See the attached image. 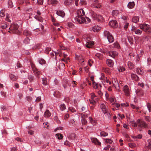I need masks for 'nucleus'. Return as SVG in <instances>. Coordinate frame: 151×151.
Here are the masks:
<instances>
[{
  "mask_svg": "<svg viewBox=\"0 0 151 151\" xmlns=\"http://www.w3.org/2000/svg\"><path fill=\"white\" fill-rule=\"evenodd\" d=\"M101 135V136L105 137L108 135V134L104 132H102L100 133Z\"/></svg>",
  "mask_w": 151,
  "mask_h": 151,
  "instance_id": "obj_45",
  "label": "nucleus"
},
{
  "mask_svg": "<svg viewBox=\"0 0 151 151\" xmlns=\"http://www.w3.org/2000/svg\"><path fill=\"white\" fill-rule=\"evenodd\" d=\"M147 107L149 111L150 112L151 111V105L149 103H148L147 104Z\"/></svg>",
  "mask_w": 151,
  "mask_h": 151,
  "instance_id": "obj_49",
  "label": "nucleus"
},
{
  "mask_svg": "<svg viewBox=\"0 0 151 151\" xmlns=\"http://www.w3.org/2000/svg\"><path fill=\"white\" fill-rule=\"evenodd\" d=\"M69 110L72 112H74L76 111V109L73 107H70L69 108Z\"/></svg>",
  "mask_w": 151,
  "mask_h": 151,
  "instance_id": "obj_47",
  "label": "nucleus"
},
{
  "mask_svg": "<svg viewBox=\"0 0 151 151\" xmlns=\"http://www.w3.org/2000/svg\"><path fill=\"white\" fill-rule=\"evenodd\" d=\"M23 35L25 36H30L31 35V33L30 32L27 30H25L23 32Z\"/></svg>",
  "mask_w": 151,
  "mask_h": 151,
  "instance_id": "obj_29",
  "label": "nucleus"
},
{
  "mask_svg": "<svg viewBox=\"0 0 151 151\" xmlns=\"http://www.w3.org/2000/svg\"><path fill=\"white\" fill-rule=\"evenodd\" d=\"M99 0H92L93 3L91 5L92 7L97 8H100L101 5L100 3H99Z\"/></svg>",
  "mask_w": 151,
  "mask_h": 151,
  "instance_id": "obj_6",
  "label": "nucleus"
},
{
  "mask_svg": "<svg viewBox=\"0 0 151 151\" xmlns=\"http://www.w3.org/2000/svg\"><path fill=\"white\" fill-rule=\"evenodd\" d=\"M104 33V36L107 38L108 41L110 43H112L113 42L114 40L113 37L109 31H105Z\"/></svg>",
  "mask_w": 151,
  "mask_h": 151,
  "instance_id": "obj_2",
  "label": "nucleus"
},
{
  "mask_svg": "<svg viewBox=\"0 0 151 151\" xmlns=\"http://www.w3.org/2000/svg\"><path fill=\"white\" fill-rule=\"evenodd\" d=\"M130 123L131 125L134 127H137V122L136 123L134 121H132L130 122Z\"/></svg>",
  "mask_w": 151,
  "mask_h": 151,
  "instance_id": "obj_37",
  "label": "nucleus"
},
{
  "mask_svg": "<svg viewBox=\"0 0 151 151\" xmlns=\"http://www.w3.org/2000/svg\"><path fill=\"white\" fill-rule=\"evenodd\" d=\"M51 113L48 110H46L44 113V115L45 117H49L50 116Z\"/></svg>",
  "mask_w": 151,
  "mask_h": 151,
  "instance_id": "obj_24",
  "label": "nucleus"
},
{
  "mask_svg": "<svg viewBox=\"0 0 151 151\" xmlns=\"http://www.w3.org/2000/svg\"><path fill=\"white\" fill-rule=\"evenodd\" d=\"M51 50V48L49 47H47L46 48V50H45V52L47 54L49 53V51Z\"/></svg>",
  "mask_w": 151,
  "mask_h": 151,
  "instance_id": "obj_54",
  "label": "nucleus"
},
{
  "mask_svg": "<svg viewBox=\"0 0 151 151\" xmlns=\"http://www.w3.org/2000/svg\"><path fill=\"white\" fill-rule=\"evenodd\" d=\"M43 0H37V3L38 4L41 5L43 4Z\"/></svg>",
  "mask_w": 151,
  "mask_h": 151,
  "instance_id": "obj_57",
  "label": "nucleus"
},
{
  "mask_svg": "<svg viewBox=\"0 0 151 151\" xmlns=\"http://www.w3.org/2000/svg\"><path fill=\"white\" fill-rule=\"evenodd\" d=\"M112 141L110 139H106L105 140V142L107 143H109V144H111L112 142Z\"/></svg>",
  "mask_w": 151,
  "mask_h": 151,
  "instance_id": "obj_51",
  "label": "nucleus"
},
{
  "mask_svg": "<svg viewBox=\"0 0 151 151\" xmlns=\"http://www.w3.org/2000/svg\"><path fill=\"white\" fill-rule=\"evenodd\" d=\"M137 122L138 127L141 128H145L147 127V124L146 123L141 119H138Z\"/></svg>",
  "mask_w": 151,
  "mask_h": 151,
  "instance_id": "obj_4",
  "label": "nucleus"
},
{
  "mask_svg": "<svg viewBox=\"0 0 151 151\" xmlns=\"http://www.w3.org/2000/svg\"><path fill=\"white\" fill-rule=\"evenodd\" d=\"M139 27L146 32H150V28L149 25L147 24H140Z\"/></svg>",
  "mask_w": 151,
  "mask_h": 151,
  "instance_id": "obj_3",
  "label": "nucleus"
},
{
  "mask_svg": "<svg viewBox=\"0 0 151 151\" xmlns=\"http://www.w3.org/2000/svg\"><path fill=\"white\" fill-rule=\"evenodd\" d=\"M56 135L58 139H61L63 138V136L60 134H57Z\"/></svg>",
  "mask_w": 151,
  "mask_h": 151,
  "instance_id": "obj_43",
  "label": "nucleus"
},
{
  "mask_svg": "<svg viewBox=\"0 0 151 151\" xmlns=\"http://www.w3.org/2000/svg\"><path fill=\"white\" fill-rule=\"evenodd\" d=\"M132 138H133V139H141L142 137V136L141 134H139L137 136H132Z\"/></svg>",
  "mask_w": 151,
  "mask_h": 151,
  "instance_id": "obj_39",
  "label": "nucleus"
},
{
  "mask_svg": "<svg viewBox=\"0 0 151 151\" xmlns=\"http://www.w3.org/2000/svg\"><path fill=\"white\" fill-rule=\"evenodd\" d=\"M129 147L132 148H134L136 147V145H135V144L132 143L129 144Z\"/></svg>",
  "mask_w": 151,
  "mask_h": 151,
  "instance_id": "obj_40",
  "label": "nucleus"
},
{
  "mask_svg": "<svg viewBox=\"0 0 151 151\" xmlns=\"http://www.w3.org/2000/svg\"><path fill=\"white\" fill-rule=\"evenodd\" d=\"M92 142L95 144L99 145H101V143L99 142V140L96 138H92L91 139Z\"/></svg>",
  "mask_w": 151,
  "mask_h": 151,
  "instance_id": "obj_15",
  "label": "nucleus"
},
{
  "mask_svg": "<svg viewBox=\"0 0 151 151\" xmlns=\"http://www.w3.org/2000/svg\"><path fill=\"white\" fill-rule=\"evenodd\" d=\"M54 96L56 97H58L60 95V93L58 91H56L54 93Z\"/></svg>",
  "mask_w": 151,
  "mask_h": 151,
  "instance_id": "obj_41",
  "label": "nucleus"
},
{
  "mask_svg": "<svg viewBox=\"0 0 151 151\" xmlns=\"http://www.w3.org/2000/svg\"><path fill=\"white\" fill-rule=\"evenodd\" d=\"M118 13V12L117 11L113 10L112 12V14L113 15L116 16Z\"/></svg>",
  "mask_w": 151,
  "mask_h": 151,
  "instance_id": "obj_55",
  "label": "nucleus"
},
{
  "mask_svg": "<svg viewBox=\"0 0 151 151\" xmlns=\"http://www.w3.org/2000/svg\"><path fill=\"white\" fill-rule=\"evenodd\" d=\"M0 16L1 17H3L5 16L4 11V10L1 11Z\"/></svg>",
  "mask_w": 151,
  "mask_h": 151,
  "instance_id": "obj_48",
  "label": "nucleus"
},
{
  "mask_svg": "<svg viewBox=\"0 0 151 151\" xmlns=\"http://www.w3.org/2000/svg\"><path fill=\"white\" fill-rule=\"evenodd\" d=\"M77 16H82L83 15H84L85 12L84 10L81 9L77 11Z\"/></svg>",
  "mask_w": 151,
  "mask_h": 151,
  "instance_id": "obj_14",
  "label": "nucleus"
},
{
  "mask_svg": "<svg viewBox=\"0 0 151 151\" xmlns=\"http://www.w3.org/2000/svg\"><path fill=\"white\" fill-rule=\"evenodd\" d=\"M89 121L90 123L93 125H95L96 124V122L95 120L93 119L91 116L89 117Z\"/></svg>",
  "mask_w": 151,
  "mask_h": 151,
  "instance_id": "obj_26",
  "label": "nucleus"
},
{
  "mask_svg": "<svg viewBox=\"0 0 151 151\" xmlns=\"http://www.w3.org/2000/svg\"><path fill=\"white\" fill-rule=\"evenodd\" d=\"M95 18H96L100 21H102L103 20V17L101 15L97 14V16H96Z\"/></svg>",
  "mask_w": 151,
  "mask_h": 151,
  "instance_id": "obj_30",
  "label": "nucleus"
},
{
  "mask_svg": "<svg viewBox=\"0 0 151 151\" xmlns=\"http://www.w3.org/2000/svg\"><path fill=\"white\" fill-rule=\"evenodd\" d=\"M92 29L94 32H97L101 29V28L98 26H95L93 27Z\"/></svg>",
  "mask_w": 151,
  "mask_h": 151,
  "instance_id": "obj_19",
  "label": "nucleus"
},
{
  "mask_svg": "<svg viewBox=\"0 0 151 151\" xmlns=\"http://www.w3.org/2000/svg\"><path fill=\"white\" fill-rule=\"evenodd\" d=\"M132 31L133 32H134L136 35H141L142 33V31L140 30L137 29L136 27H132Z\"/></svg>",
  "mask_w": 151,
  "mask_h": 151,
  "instance_id": "obj_9",
  "label": "nucleus"
},
{
  "mask_svg": "<svg viewBox=\"0 0 151 151\" xmlns=\"http://www.w3.org/2000/svg\"><path fill=\"white\" fill-rule=\"evenodd\" d=\"M76 137V135L74 133L69 134L68 136V137L69 139H75Z\"/></svg>",
  "mask_w": 151,
  "mask_h": 151,
  "instance_id": "obj_25",
  "label": "nucleus"
},
{
  "mask_svg": "<svg viewBox=\"0 0 151 151\" xmlns=\"http://www.w3.org/2000/svg\"><path fill=\"white\" fill-rule=\"evenodd\" d=\"M56 14L58 15L59 16L62 17H63L65 16V13L63 11H57L56 12Z\"/></svg>",
  "mask_w": 151,
  "mask_h": 151,
  "instance_id": "obj_13",
  "label": "nucleus"
},
{
  "mask_svg": "<svg viewBox=\"0 0 151 151\" xmlns=\"http://www.w3.org/2000/svg\"><path fill=\"white\" fill-rule=\"evenodd\" d=\"M139 18L138 17H134L132 19V21L133 22L137 23L139 21Z\"/></svg>",
  "mask_w": 151,
  "mask_h": 151,
  "instance_id": "obj_31",
  "label": "nucleus"
},
{
  "mask_svg": "<svg viewBox=\"0 0 151 151\" xmlns=\"http://www.w3.org/2000/svg\"><path fill=\"white\" fill-rule=\"evenodd\" d=\"M131 77L133 80L135 81H137L139 79V77L136 74L134 73L131 74Z\"/></svg>",
  "mask_w": 151,
  "mask_h": 151,
  "instance_id": "obj_17",
  "label": "nucleus"
},
{
  "mask_svg": "<svg viewBox=\"0 0 151 151\" xmlns=\"http://www.w3.org/2000/svg\"><path fill=\"white\" fill-rule=\"evenodd\" d=\"M127 65L130 69H132L134 68V65L130 61L128 62Z\"/></svg>",
  "mask_w": 151,
  "mask_h": 151,
  "instance_id": "obj_21",
  "label": "nucleus"
},
{
  "mask_svg": "<svg viewBox=\"0 0 151 151\" xmlns=\"http://www.w3.org/2000/svg\"><path fill=\"white\" fill-rule=\"evenodd\" d=\"M28 78L30 82L32 81L34 79V77L31 75L29 76Z\"/></svg>",
  "mask_w": 151,
  "mask_h": 151,
  "instance_id": "obj_53",
  "label": "nucleus"
},
{
  "mask_svg": "<svg viewBox=\"0 0 151 151\" xmlns=\"http://www.w3.org/2000/svg\"><path fill=\"white\" fill-rule=\"evenodd\" d=\"M87 110L88 108H87V107L83 106L81 108V110L82 111L87 112Z\"/></svg>",
  "mask_w": 151,
  "mask_h": 151,
  "instance_id": "obj_52",
  "label": "nucleus"
},
{
  "mask_svg": "<svg viewBox=\"0 0 151 151\" xmlns=\"http://www.w3.org/2000/svg\"><path fill=\"white\" fill-rule=\"evenodd\" d=\"M40 47V44H37L36 45L32 47V49L33 50H35L39 48Z\"/></svg>",
  "mask_w": 151,
  "mask_h": 151,
  "instance_id": "obj_42",
  "label": "nucleus"
},
{
  "mask_svg": "<svg viewBox=\"0 0 151 151\" xmlns=\"http://www.w3.org/2000/svg\"><path fill=\"white\" fill-rule=\"evenodd\" d=\"M88 69H89V68L88 66H86L84 68L85 71L86 72H88Z\"/></svg>",
  "mask_w": 151,
  "mask_h": 151,
  "instance_id": "obj_62",
  "label": "nucleus"
},
{
  "mask_svg": "<svg viewBox=\"0 0 151 151\" xmlns=\"http://www.w3.org/2000/svg\"><path fill=\"white\" fill-rule=\"evenodd\" d=\"M75 19L79 23L81 24L85 22L86 19L82 16H77L75 17Z\"/></svg>",
  "mask_w": 151,
  "mask_h": 151,
  "instance_id": "obj_7",
  "label": "nucleus"
},
{
  "mask_svg": "<svg viewBox=\"0 0 151 151\" xmlns=\"http://www.w3.org/2000/svg\"><path fill=\"white\" fill-rule=\"evenodd\" d=\"M81 122L82 124L83 125L86 124L87 122L85 118H82Z\"/></svg>",
  "mask_w": 151,
  "mask_h": 151,
  "instance_id": "obj_38",
  "label": "nucleus"
},
{
  "mask_svg": "<svg viewBox=\"0 0 151 151\" xmlns=\"http://www.w3.org/2000/svg\"><path fill=\"white\" fill-rule=\"evenodd\" d=\"M10 27L8 29L9 30L8 32L10 33H13L18 34L19 33V31L18 30L19 26L18 25L14 24L10 25Z\"/></svg>",
  "mask_w": 151,
  "mask_h": 151,
  "instance_id": "obj_1",
  "label": "nucleus"
},
{
  "mask_svg": "<svg viewBox=\"0 0 151 151\" xmlns=\"http://www.w3.org/2000/svg\"><path fill=\"white\" fill-rule=\"evenodd\" d=\"M41 100V97H37L36 100V102H39V101H40Z\"/></svg>",
  "mask_w": 151,
  "mask_h": 151,
  "instance_id": "obj_64",
  "label": "nucleus"
},
{
  "mask_svg": "<svg viewBox=\"0 0 151 151\" xmlns=\"http://www.w3.org/2000/svg\"><path fill=\"white\" fill-rule=\"evenodd\" d=\"M48 3L50 4L55 5L57 4L58 1L56 0H48Z\"/></svg>",
  "mask_w": 151,
  "mask_h": 151,
  "instance_id": "obj_22",
  "label": "nucleus"
},
{
  "mask_svg": "<svg viewBox=\"0 0 151 151\" xmlns=\"http://www.w3.org/2000/svg\"><path fill=\"white\" fill-rule=\"evenodd\" d=\"M145 120H146V121L147 122H149L150 121V118L148 116H145Z\"/></svg>",
  "mask_w": 151,
  "mask_h": 151,
  "instance_id": "obj_59",
  "label": "nucleus"
},
{
  "mask_svg": "<svg viewBox=\"0 0 151 151\" xmlns=\"http://www.w3.org/2000/svg\"><path fill=\"white\" fill-rule=\"evenodd\" d=\"M129 25V23H125L124 27L125 29H126L128 27V26Z\"/></svg>",
  "mask_w": 151,
  "mask_h": 151,
  "instance_id": "obj_58",
  "label": "nucleus"
},
{
  "mask_svg": "<svg viewBox=\"0 0 151 151\" xmlns=\"http://www.w3.org/2000/svg\"><path fill=\"white\" fill-rule=\"evenodd\" d=\"M60 110L62 111H63L65 109V104H62L60 106Z\"/></svg>",
  "mask_w": 151,
  "mask_h": 151,
  "instance_id": "obj_33",
  "label": "nucleus"
},
{
  "mask_svg": "<svg viewBox=\"0 0 151 151\" xmlns=\"http://www.w3.org/2000/svg\"><path fill=\"white\" fill-rule=\"evenodd\" d=\"M119 70V72H122L124 71L125 69V68L122 67H120L118 69Z\"/></svg>",
  "mask_w": 151,
  "mask_h": 151,
  "instance_id": "obj_56",
  "label": "nucleus"
},
{
  "mask_svg": "<svg viewBox=\"0 0 151 151\" xmlns=\"http://www.w3.org/2000/svg\"><path fill=\"white\" fill-rule=\"evenodd\" d=\"M30 39L27 37H26L24 40L23 42L25 45L28 44L29 43Z\"/></svg>",
  "mask_w": 151,
  "mask_h": 151,
  "instance_id": "obj_23",
  "label": "nucleus"
},
{
  "mask_svg": "<svg viewBox=\"0 0 151 151\" xmlns=\"http://www.w3.org/2000/svg\"><path fill=\"white\" fill-rule=\"evenodd\" d=\"M136 71L138 74L139 75H142L143 73L142 69L139 68H137L136 69Z\"/></svg>",
  "mask_w": 151,
  "mask_h": 151,
  "instance_id": "obj_16",
  "label": "nucleus"
},
{
  "mask_svg": "<svg viewBox=\"0 0 151 151\" xmlns=\"http://www.w3.org/2000/svg\"><path fill=\"white\" fill-rule=\"evenodd\" d=\"M89 114L90 112L89 111H87L86 113L82 114V118H85L88 117Z\"/></svg>",
  "mask_w": 151,
  "mask_h": 151,
  "instance_id": "obj_36",
  "label": "nucleus"
},
{
  "mask_svg": "<svg viewBox=\"0 0 151 151\" xmlns=\"http://www.w3.org/2000/svg\"><path fill=\"white\" fill-rule=\"evenodd\" d=\"M42 84L44 86H46L48 84V82L47 78H42Z\"/></svg>",
  "mask_w": 151,
  "mask_h": 151,
  "instance_id": "obj_27",
  "label": "nucleus"
},
{
  "mask_svg": "<svg viewBox=\"0 0 151 151\" xmlns=\"http://www.w3.org/2000/svg\"><path fill=\"white\" fill-rule=\"evenodd\" d=\"M100 108L102 110L104 114H108L110 115L108 112V106L103 104H101L100 105Z\"/></svg>",
  "mask_w": 151,
  "mask_h": 151,
  "instance_id": "obj_5",
  "label": "nucleus"
},
{
  "mask_svg": "<svg viewBox=\"0 0 151 151\" xmlns=\"http://www.w3.org/2000/svg\"><path fill=\"white\" fill-rule=\"evenodd\" d=\"M9 77L10 79L13 81H16L17 80V78L16 77L12 74L9 75Z\"/></svg>",
  "mask_w": 151,
  "mask_h": 151,
  "instance_id": "obj_34",
  "label": "nucleus"
},
{
  "mask_svg": "<svg viewBox=\"0 0 151 151\" xmlns=\"http://www.w3.org/2000/svg\"><path fill=\"white\" fill-rule=\"evenodd\" d=\"M90 37H88L86 39V47L88 48H91L94 44L93 42L90 41Z\"/></svg>",
  "mask_w": 151,
  "mask_h": 151,
  "instance_id": "obj_8",
  "label": "nucleus"
},
{
  "mask_svg": "<svg viewBox=\"0 0 151 151\" xmlns=\"http://www.w3.org/2000/svg\"><path fill=\"white\" fill-rule=\"evenodd\" d=\"M111 147V146L109 145H107L106 147L104 148V150H108Z\"/></svg>",
  "mask_w": 151,
  "mask_h": 151,
  "instance_id": "obj_61",
  "label": "nucleus"
},
{
  "mask_svg": "<svg viewBox=\"0 0 151 151\" xmlns=\"http://www.w3.org/2000/svg\"><path fill=\"white\" fill-rule=\"evenodd\" d=\"M124 91L126 95L128 96L129 93V90L128 86L126 85L124 88Z\"/></svg>",
  "mask_w": 151,
  "mask_h": 151,
  "instance_id": "obj_20",
  "label": "nucleus"
},
{
  "mask_svg": "<svg viewBox=\"0 0 151 151\" xmlns=\"http://www.w3.org/2000/svg\"><path fill=\"white\" fill-rule=\"evenodd\" d=\"M90 13L91 14V15L94 18L96 16H97V14L92 10L90 11Z\"/></svg>",
  "mask_w": 151,
  "mask_h": 151,
  "instance_id": "obj_44",
  "label": "nucleus"
},
{
  "mask_svg": "<svg viewBox=\"0 0 151 151\" xmlns=\"http://www.w3.org/2000/svg\"><path fill=\"white\" fill-rule=\"evenodd\" d=\"M8 25H9L6 22L2 21L1 23V27L2 29H5L8 28Z\"/></svg>",
  "mask_w": 151,
  "mask_h": 151,
  "instance_id": "obj_12",
  "label": "nucleus"
},
{
  "mask_svg": "<svg viewBox=\"0 0 151 151\" xmlns=\"http://www.w3.org/2000/svg\"><path fill=\"white\" fill-rule=\"evenodd\" d=\"M135 5V4L134 2H129L128 4V8L132 9L133 8Z\"/></svg>",
  "mask_w": 151,
  "mask_h": 151,
  "instance_id": "obj_28",
  "label": "nucleus"
},
{
  "mask_svg": "<svg viewBox=\"0 0 151 151\" xmlns=\"http://www.w3.org/2000/svg\"><path fill=\"white\" fill-rule=\"evenodd\" d=\"M128 40L131 44H132L133 43L134 40L132 37L129 36L128 37Z\"/></svg>",
  "mask_w": 151,
  "mask_h": 151,
  "instance_id": "obj_35",
  "label": "nucleus"
},
{
  "mask_svg": "<svg viewBox=\"0 0 151 151\" xmlns=\"http://www.w3.org/2000/svg\"><path fill=\"white\" fill-rule=\"evenodd\" d=\"M39 63L42 65L44 64L45 63V61L43 59H41L40 60Z\"/></svg>",
  "mask_w": 151,
  "mask_h": 151,
  "instance_id": "obj_50",
  "label": "nucleus"
},
{
  "mask_svg": "<svg viewBox=\"0 0 151 151\" xmlns=\"http://www.w3.org/2000/svg\"><path fill=\"white\" fill-rule=\"evenodd\" d=\"M106 82L107 83H109V85H111V81H109L107 78H106Z\"/></svg>",
  "mask_w": 151,
  "mask_h": 151,
  "instance_id": "obj_63",
  "label": "nucleus"
},
{
  "mask_svg": "<svg viewBox=\"0 0 151 151\" xmlns=\"http://www.w3.org/2000/svg\"><path fill=\"white\" fill-rule=\"evenodd\" d=\"M114 47L115 48H119L120 47L119 44L117 42H115L114 44Z\"/></svg>",
  "mask_w": 151,
  "mask_h": 151,
  "instance_id": "obj_46",
  "label": "nucleus"
},
{
  "mask_svg": "<svg viewBox=\"0 0 151 151\" xmlns=\"http://www.w3.org/2000/svg\"><path fill=\"white\" fill-rule=\"evenodd\" d=\"M109 55L112 58H114L118 55V53L115 51H112L109 52Z\"/></svg>",
  "mask_w": 151,
  "mask_h": 151,
  "instance_id": "obj_11",
  "label": "nucleus"
},
{
  "mask_svg": "<svg viewBox=\"0 0 151 151\" xmlns=\"http://www.w3.org/2000/svg\"><path fill=\"white\" fill-rule=\"evenodd\" d=\"M106 63L108 66L109 67H112L113 65V61L110 59H108L106 61Z\"/></svg>",
  "mask_w": 151,
  "mask_h": 151,
  "instance_id": "obj_18",
  "label": "nucleus"
},
{
  "mask_svg": "<svg viewBox=\"0 0 151 151\" xmlns=\"http://www.w3.org/2000/svg\"><path fill=\"white\" fill-rule=\"evenodd\" d=\"M93 62L91 60H89L88 61V64L89 66H91L92 65V63H93Z\"/></svg>",
  "mask_w": 151,
  "mask_h": 151,
  "instance_id": "obj_60",
  "label": "nucleus"
},
{
  "mask_svg": "<svg viewBox=\"0 0 151 151\" xmlns=\"http://www.w3.org/2000/svg\"><path fill=\"white\" fill-rule=\"evenodd\" d=\"M34 73L36 75H37V77L39 78V77L38 76V75H40V72L37 69H35L34 70Z\"/></svg>",
  "mask_w": 151,
  "mask_h": 151,
  "instance_id": "obj_32",
  "label": "nucleus"
},
{
  "mask_svg": "<svg viewBox=\"0 0 151 151\" xmlns=\"http://www.w3.org/2000/svg\"><path fill=\"white\" fill-rule=\"evenodd\" d=\"M109 24L112 27L116 28L117 26V22L115 20L110 21L109 23Z\"/></svg>",
  "mask_w": 151,
  "mask_h": 151,
  "instance_id": "obj_10",
  "label": "nucleus"
}]
</instances>
